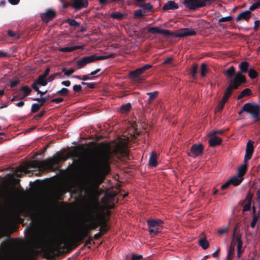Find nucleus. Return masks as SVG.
I'll return each instance as SVG.
<instances>
[{
  "mask_svg": "<svg viewBox=\"0 0 260 260\" xmlns=\"http://www.w3.org/2000/svg\"><path fill=\"white\" fill-rule=\"evenodd\" d=\"M69 154L71 157L78 158L79 163L88 165L98 175L99 183L103 181L104 176L109 172L112 153L108 149H102L89 154L74 149Z\"/></svg>",
  "mask_w": 260,
  "mask_h": 260,
  "instance_id": "obj_1",
  "label": "nucleus"
},
{
  "mask_svg": "<svg viewBox=\"0 0 260 260\" xmlns=\"http://www.w3.org/2000/svg\"><path fill=\"white\" fill-rule=\"evenodd\" d=\"M89 233L88 229L85 225L72 239L66 235L57 232L49 239V242L57 250H63L69 247L74 242H82Z\"/></svg>",
  "mask_w": 260,
  "mask_h": 260,
  "instance_id": "obj_2",
  "label": "nucleus"
},
{
  "mask_svg": "<svg viewBox=\"0 0 260 260\" xmlns=\"http://www.w3.org/2000/svg\"><path fill=\"white\" fill-rule=\"evenodd\" d=\"M243 112L249 114L254 121H257L259 120L260 106L253 103H246L243 106L239 114H241Z\"/></svg>",
  "mask_w": 260,
  "mask_h": 260,
  "instance_id": "obj_3",
  "label": "nucleus"
},
{
  "mask_svg": "<svg viewBox=\"0 0 260 260\" xmlns=\"http://www.w3.org/2000/svg\"><path fill=\"white\" fill-rule=\"evenodd\" d=\"M246 82V79L244 75L241 73L237 72L233 79L229 81L230 85L226 88L224 94L230 96L234 89H237L242 83Z\"/></svg>",
  "mask_w": 260,
  "mask_h": 260,
  "instance_id": "obj_4",
  "label": "nucleus"
},
{
  "mask_svg": "<svg viewBox=\"0 0 260 260\" xmlns=\"http://www.w3.org/2000/svg\"><path fill=\"white\" fill-rule=\"evenodd\" d=\"M67 158V157L62 154L54 156L40 162L39 167L42 169H51L54 165H58L61 161H65Z\"/></svg>",
  "mask_w": 260,
  "mask_h": 260,
  "instance_id": "obj_5",
  "label": "nucleus"
},
{
  "mask_svg": "<svg viewBox=\"0 0 260 260\" xmlns=\"http://www.w3.org/2000/svg\"><path fill=\"white\" fill-rule=\"evenodd\" d=\"M253 152V146L252 141H248L246 145V152L244 156L245 164L240 167L238 170L237 175L243 178L247 170L246 161L249 160Z\"/></svg>",
  "mask_w": 260,
  "mask_h": 260,
  "instance_id": "obj_6",
  "label": "nucleus"
},
{
  "mask_svg": "<svg viewBox=\"0 0 260 260\" xmlns=\"http://www.w3.org/2000/svg\"><path fill=\"white\" fill-rule=\"evenodd\" d=\"M127 141L126 140H119L115 145L113 153L118 157L127 156L128 150L127 148Z\"/></svg>",
  "mask_w": 260,
  "mask_h": 260,
  "instance_id": "obj_7",
  "label": "nucleus"
},
{
  "mask_svg": "<svg viewBox=\"0 0 260 260\" xmlns=\"http://www.w3.org/2000/svg\"><path fill=\"white\" fill-rule=\"evenodd\" d=\"M162 221L161 220H149L147 221L149 232L151 236L161 232L162 229Z\"/></svg>",
  "mask_w": 260,
  "mask_h": 260,
  "instance_id": "obj_8",
  "label": "nucleus"
},
{
  "mask_svg": "<svg viewBox=\"0 0 260 260\" xmlns=\"http://www.w3.org/2000/svg\"><path fill=\"white\" fill-rule=\"evenodd\" d=\"M204 149L202 144H194L190 149V155L193 157L198 156L202 155Z\"/></svg>",
  "mask_w": 260,
  "mask_h": 260,
  "instance_id": "obj_9",
  "label": "nucleus"
},
{
  "mask_svg": "<svg viewBox=\"0 0 260 260\" xmlns=\"http://www.w3.org/2000/svg\"><path fill=\"white\" fill-rule=\"evenodd\" d=\"M87 220L89 222L85 226L89 229H95L99 225V221L97 219L93 218L92 213H90L87 218Z\"/></svg>",
  "mask_w": 260,
  "mask_h": 260,
  "instance_id": "obj_10",
  "label": "nucleus"
},
{
  "mask_svg": "<svg viewBox=\"0 0 260 260\" xmlns=\"http://www.w3.org/2000/svg\"><path fill=\"white\" fill-rule=\"evenodd\" d=\"M73 1L72 7L76 11L82 8H86L88 6V2L87 0H73Z\"/></svg>",
  "mask_w": 260,
  "mask_h": 260,
  "instance_id": "obj_11",
  "label": "nucleus"
},
{
  "mask_svg": "<svg viewBox=\"0 0 260 260\" xmlns=\"http://www.w3.org/2000/svg\"><path fill=\"white\" fill-rule=\"evenodd\" d=\"M42 19L44 22H48L52 19L55 16V12L52 9H48L46 12H44L41 15Z\"/></svg>",
  "mask_w": 260,
  "mask_h": 260,
  "instance_id": "obj_12",
  "label": "nucleus"
},
{
  "mask_svg": "<svg viewBox=\"0 0 260 260\" xmlns=\"http://www.w3.org/2000/svg\"><path fill=\"white\" fill-rule=\"evenodd\" d=\"M92 57L91 55L84 57L76 61V64L79 69H81L86 66L87 64L92 62Z\"/></svg>",
  "mask_w": 260,
  "mask_h": 260,
  "instance_id": "obj_13",
  "label": "nucleus"
},
{
  "mask_svg": "<svg viewBox=\"0 0 260 260\" xmlns=\"http://www.w3.org/2000/svg\"><path fill=\"white\" fill-rule=\"evenodd\" d=\"M253 195L251 193L248 192L245 200L243 202V211H248L250 209L251 201Z\"/></svg>",
  "mask_w": 260,
  "mask_h": 260,
  "instance_id": "obj_14",
  "label": "nucleus"
},
{
  "mask_svg": "<svg viewBox=\"0 0 260 260\" xmlns=\"http://www.w3.org/2000/svg\"><path fill=\"white\" fill-rule=\"evenodd\" d=\"M148 31L151 34H159L164 36L170 35V31L167 29H162L158 27H151L148 29Z\"/></svg>",
  "mask_w": 260,
  "mask_h": 260,
  "instance_id": "obj_15",
  "label": "nucleus"
},
{
  "mask_svg": "<svg viewBox=\"0 0 260 260\" xmlns=\"http://www.w3.org/2000/svg\"><path fill=\"white\" fill-rule=\"evenodd\" d=\"M251 17L250 11H245L238 14L236 18L237 21H247Z\"/></svg>",
  "mask_w": 260,
  "mask_h": 260,
  "instance_id": "obj_16",
  "label": "nucleus"
},
{
  "mask_svg": "<svg viewBox=\"0 0 260 260\" xmlns=\"http://www.w3.org/2000/svg\"><path fill=\"white\" fill-rule=\"evenodd\" d=\"M178 8V5L173 1H168L163 7L164 10H175Z\"/></svg>",
  "mask_w": 260,
  "mask_h": 260,
  "instance_id": "obj_17",
  "label": "nucleus"
},
{
  "mask_svg": "<svg viewBox=\"0 0 260 260\" xmlns=\"http://www.w3.org/2000/svg\"><path fill=\"white\" fill-rule=\"evenodd\" d=\"M196 34V31L192 28H184L179 34V37L186 36H194Z\"/></svg>",
  "mask_w": 260,
  "mask_h": 260,
  "instance_id": "obj_18",
  "label": "nucleus"
},
{
  "mask_svg": "<svg viewBox=\"0 0 260 260\" xmlns=\"http://www.w3.org/2000/svg\"><path fill=\"white\" fill-rule=\"evenodd\" d=\"M210 138L209 140L210 146L211 147H214L219 145L221 142V139L216 136H210Z\"/></svg>",
  "mask_w": 260,
  "mask_h": 260,
  "instance_id": "obj_19",
  "label": "nucleus"
},
{
  "mask_svg": "<svg viewBox=\"0 0 260 260\" xmlns=\"http://www.w3.org/2000/svg\"><path fill=\"white\" fill-rule=\"evenodd\" d=\"M239 69L240 70V73H245L249 71L250 69L249 64L247 61H242L241 62L239 66Z\"/></svg>",
  "mask_w": 260,
  "mask_h": 260,
  "instance_id": "obj_20",
  "label": "nucleus"
},
{
  "mask_svg": "<svg viewBox=\"0 0 260 260\" xmlns=\"http://www.w3.org/2000/svg\"><path fill=\"white\" fill-rule=\"evenodd\" d=\"M224 74L230 79V81L231 79H234L237 73H235V68L233 66H231L224 72Z\"/></svg>",
  "mask_w": 260,
  "mask_h": 260,
  "instance_id": "obj_21",
  "label": "nucleus"
},
{
  "mask_svg": "<svg viewBox=\"0 0 260 260\" xmlns=\"http://www.w3.org/2000/svg\"><path fill=\"white\" fill-rule=\"evenodd\" d=\"M82 48L81 46H74L71 47H65L58 49V51L62 52H70L74 50L79 49Z\"/></svg>",
  "mask_w": 260,
  "mask_h": 260,
  "instance_id": "obj_22",
  "label": "nucleus"
},
{
  "mask_svg": "<svg viewBox=\"0 0 260 260\" xmlns=\"http://www.w3.org/2000/svg\"><path fill=\"white\" fill-rule=\"evenodd\" d=\"M243 178L241 177L240 176L236 175L233 177L230 180V182L231 184H233L234 186H237L239 185L243 180Z\"/></svg>",
  "mask_w": 260,
  "mask_h": 260,
  "instance_id": "obj_23",
  "label": "nucleus"
},
{
  "mask_svg": "<svg viewBox=\"0 0 260 260\" xmlns=\"http://www.w3.org/2000/svg\"><path fill=\"white\" fill-rule=\"evenodd\" d=\"M33 84H36L38 87L39 85L45 86L47 84V81L46 79V77L41 75L39 77L37 81L35 82Z\"/></svg>",
  "mask_w": 260,
  "mask_h": 260,
  "instance_id": "obj_24",
  "label": "nucleus"
},
{
  "mask_svg": "<svg viewBox=\"0 0 260 260\" xmlns=\"http://www.w3.org/2000/svg\"><path fill=\"white\" fill-rule=\"evenodd\" d=\"M149 165L152 167H156L157 165L156 154L152 152L149 160Z\"/></svg>",
  "mask_w": 260,
  "mask_h": 260,
  "instance_id": "obj_25",
  "label": "nucleus"
},
{
  "mask_svg": "<svg viewBox=\"0 0 260 260\" xmlns=\"http://www.w3.org/2000/svg\"><path fill=\"white\" fill-rule=\"evenodd\" d=\"M144 72L143 71L142 68H139L136 70L132 71L130 73V76L132 78L138 77L139 75L143 74Z\"/></svg>",
  "mask_w": 260,
  "mask_h": 260,
  "instance_id": "obj_26",
  "label": "nucleus"
},
{
  "mask_svg": "<svg viewBox=\"0 0 260 260\" xmlns=\"http://www.w3.org/2000/svg\"><path fill=\"white\" fill-rule=\"evenodd\" d=\"M125 15V14L124 13H121L120 12H117L112 13L110 15V17L114 19L120 20L122 19L124 17Z\"/></svg>",
  "mask_w": 260,
  "mask_h": 260,
  "instance_id": "obj_27",
  "label": "nucleus"
},
{
  "mask_svg": "<svg viewBox=\"0 0 260 260\" xmlns=\"http://www.w3.org/2000/svg\"><path fill=\"white\" fill-rule=\"evenodd\" d=\"M199 245L204 249H206L209 247V244L207 240L202 238L199 240Z\"/></svg>",
  "mask_w": 260,
  "mask_h": 260,
  "instance_id": "obj_28",
  "label": "nucleus"
},
{
  "mask_svg": "<svg viewBox=\"0 0 260 260\" xmlns=\"http://www.w3.org/2000/svg\"><path fill=\"white\" fill-rule=\"evenodd\" d=\"M235 250L234 246L232 244H231L228 250L227 254V260H231Z\"/></svg>",
  "mask_w": 260,
  "mask_h": 260,
  "instance_id": "obj_29",
  "label": "nucleus"
},
{
  "mask_svg": "<svg viewBox=\"0 0 260 260\" xmlns=\"http://www.w3.org/2000/svg\"><path fill=\"white\" fill-rule=\"evenodd\" d=\"M42 106V103L41 102L33 104L31 106V111L32 112H37Z\"/></svg>",
  "mask_w": 260,
  "mask_h": 260,
  "instance_id": "obj_30",
  "label": "nucleus"
},
{
  "mask_svg": "<svg viewBox=\"0 0 260 260\" xmlns=\"http://www.w3.org/2000/svg\"><path fill=\"white\" fill-rule=\"evenodd\" d=\"M248 72L249 77L251 79L255 78L258 75V74L256 72V71L252 68H250Z\"/></svg>",
  "mask_w": 260,
  "mask_h": 260,
  "instance_id": "obj_31",
  "label": "nucleus"
},
{
  "mask_svg": "<svg viewBox=\"0 0 260 260\" xmlns=\"http://www.w3.org/2000/svg\"><path fill=\"white\" fill-rule=\"evenodd\" d=\"M250 93V90L249 88L244 89L238 96V99H240L244 96L249 95Z\"/></svg>",
  "mask_w": 260,
  "mask_h": 260,
  "instance_id": "obj_32",
  "label": "nucleus"
},
{
  "mask_svg": "<svg viewBox=\"0 0 260 260\" xmlns=\"http://www.w3.org/2000/svg\"><path fill=\"white\" fill-rule=\"evenodd\" d=\"M21 90L24 93V97L26 96L31 92V89L27 86H24L21 87Z\"/></svg>",
  "mask_w": 260,
  "mask_h": 260,
  "instance_id": "obj_33",
  "label": "nucleus"
},
{
  "mask_svg": "<svg viewBox=\"0 0 260 260\" xmlns=\"http://www.w3.org/2000/svg\"><path fill=\"white\" fill-rule=\"evenodd\" d=\"M66 22L68 23L70 25L74 27H78L80 25V23L79 22L72 19H68L66 20Z\"/></svg>",
  "mask_w": 260,
  "mask_h": 260,
  "instance_id": "obj_34",
  "label": "nucleus"
},
{
  "mask_svg": "<svg viewBox=\"0 0 260 260\" xmlns=\"http://www.w3.org/2000/svg\"><path fill=\"white\" fill-rule=\"evenodd\" d=\"M62 71L66 76H69L70 75L74 73L75 70L73 69H67L66 68H62Z\"/></svg>",
  "mask_w": 260,
  "mask_h": 260,
  "instance_id": "obj_35",
  "label": "nucleus"
},
{
  "mask_svg": "<svg viewBox=\"0 0 260 260\" xmlns=\"http://www.w3.org/2000/svg\"><path fill=\"white\" fill-rule=\"evenodd\" d=\"M201 75L202 77L205 76L206 73H207V67L205 63H202L201 64Z\"/></svg>",
  "mask_w": 260,
  "mask_h": 260,
  "instance_id": "obj_36",
  "label": "nucleus"
},
{
  "mask_svg": "<svg viewBox=\"0 0 260 260\" xmlns=\"http://www.w3.org/2000/svg\"><path fill=\"white\" fill-rule=\"evenodd\" d=\"M148 95H149L150 98L148 101V103L151 102V101L154 99H155L157 95V92L156 91L152 92H148L147 93Z\"/></svg>",
  "mask_w": 260,
  "mask_h": 260,
  "instance_id": "obj_37",
  "label": "nucleus"
},
{
  "mask_svg": "<svg viewBox=\"0 0 260 260\" xmlns=\"http://www.w3.org/2000/svg\"><path fill=\"white\" fill-rule=\"evenodd\" d=\"M131 107V105L130 103H127L126 105H123L121 106V110L123 112H127L128 111Z\"/></svg>",
  "mask_w": 260,
  "mask_h": 260,
  "instance_id": "obj_38",
  "label": "nucleus"
},
{
  "mask_svg": "<svg viewBox=\"0 0 260 260\" xmlns=\"http://www.w3.org/2000/svg\"><path fill=\"white\" fill-rule=\"evenodd\" d=\"M32 87L34 90H35L38 92V93H40L41 94V95H43L47 92V90H46L45 91H40L39 89V87L37 86L36 84H32Z\"/></svg>",
  "mask_w": 260,
  "mask_h": 260,
  "instance_id": "obj_39",
  "label": "nucleus"
},
{
  "mask_svg": "<svg viewBox=\"0 0 260 260\" xmlns=\"http://www.w3.org/2000/svg\"><path fill=\"white\" fill-rule=\"evenodd\" d=\"M134 16L135 18H137V17H143V16H144V15L142 13V10L140 9H139V10H137L135 12V13L134 14Z\"/></svg>",
  "mask_w": 260,
  "mask_h": 260,
  "instance_id": "obj_40",
  "label": "nucleus"
},
{
  "mask_svg": "<svg viewBox=\"0 0 260 260\" xmlns=\"http://www.w3.org/2000/svg\"><path fill=\"white\" fill-rule=\"evenodd\" d=\"M57 94H60L62 95H66L69 93V90L66 88H62L61 90L57 91Z\"/></svg>",
  "mask_w": 260,
  "mask_h": 260,
  "instance_id": "obj_41",
  "label": "nucleus"
},
{
  "mask_svg": "<svg viewBox=\"0 0 260 260\" xmlns=\"http://www.w3.org/2000/svg\"><path fill=\"white\" fill-rule=\"evenodd\" d=\"M140 7L144 10H150L152 8V6L149 3L141 5Z\"/></svg>",
  "mask_w": 260,
  "mask_h": 260,
  "instance_id": "obj_42",
  "label": "nucleus"
},
{
  "mask_svg": "<svg viewBox=\"0 0 260 260\" xmlns=\"http://www.w3.org/2000/svg\"><path fill=\"white\" fill-rule=\"evenodd\" d=\"M93 62L96 60H103L106 59L107 57L104 56H96L95 55H92Z\"/></svg>",
  "mask_w": 260,
  "mask_h": 260,
  "instance_id": "obj_43",
  "label": "nucleus"
},
{
  "mask_svg": "<svg viewBox=\"0 0 260 260\" xmlns=\"http://www.w3.org/2000/svg\"><path fill=\"white\" fill-rule=\"evenodd\" d=\"M225 103L223 102L222 101H221L218 105L217 107H216L215 109V112H218L221 110L224 107Z\"/></svg>",
  "mask_w": 260,
  "mask_h": 260,
  "instance_id": "obj_44",
  "label": "nucleus"
},
{
  "mask_svg": "<svg viewBox=\"0 0 260 260\" xmlns=\"http://www.w3.org/2000/svg\"><path fill=\"white\" fill-rule=\"evenodd\" d=\"M198 70V66L197 64H194L192 67L191 70V74L192 77L194 78L196 76Z\"/></svg>",
  "mask_w": 260,
  "mask_h": 260,
  "instance_id": "obj_45",
  "label": "nucleus"
},
{
  "mask_svg": "<svg viewBox=\"0 0 260 260\" xmlns=\"http://www.w3.org/2000/svg\"><path fill=\"white\" fill-rule=\"evenodd\" d=\"M24 169L23 168H18L16 170L15 173H14V175L17 176H20L22 173L23 172H24Z\"/></svg>",
  "mask_w": 260,
  "mask_h": 260,
  "instance_id": "obj_46",
  "label": "nucleus"
},
{
  "mask_svg": "<svg viewBox=\"0 0 260 260\" xmlns=\"http://www.w3.org/2000/svg\"><path fill=\"white\" fill-rule=\"evenodd\" d=\"M231 19H232V17L230 16H226V17H224L221 18L219 20V22H226V21H230L231 20Z\"/></svg>",
  "mask_w": 260,
  "mask_h": 260,
  "instance_id": "obj_47",
  "label": "nucleus"
},
{
  "mask_svg": "<svg viewBox=\"0 0 260 260\" xmlns=\"http://www.w3.org/2000/svg\"><path fill=\"white\" fill-rule=\"evenodd\" d=\"M237 250H242L243 243L240 238H238Z\"/></svg>",
  "mask_w": 260,
  "mask_h": 260,
  "instance_id": "obj_48",
  "label": "nucleus"
},
{
  "mask_svg": "<svg viewBox=\"0 0 260 260\" xmlns=\"http://www.w3.org/2000/svg\"><path fill=\"white\" fill-rule=\"evenodd\" d=\"M107 198L108 197L106 196H105V197L102 198L101 199V202L104 204V206L105 207H108V206H109L108 205L107 201Z\"/></svg>",
  "mask_w": 260,
  "mask_h": 260,
  "instance_id": "obj_49",
  "label": "nucleus"
},
{
  "mask_svg": "<svg viewBox=\"0 0 260 260\" xmlns=\"http://www.w3.org/2000/svg\"><path fill=\"white\" fill-rule=\"evenodd\" d=\"M63 101V99L62 98H57L55 99H53L51 100V102L52 103H59L62 102Z\"/></svg>",
  "mask_w": 260,
  "mask_h": 260,
  "instance_id": "obj_50",
  "label": "nucleus"
},
{
  "mask_svg": "<svg viewBox=\"0 0 260 260\" xmlns=\"http://www.w3.org/2000/svg\"><path fill=\"white\" fill-rule=\"evenodd\" d=\"M142 257V255L140 254H133L132 256V260H138L139 259H141Z\"/></svg>",
  "mask_w": 260,
  "mask_h": 260,
  "instance_id": "obj_51",
  "label": "nucleus"
},
{
  "mask_svg": "<svg viewBox=\"0 0 260 260\" xmlns=\"http://www.w3.org/2000/svg\"><path fill=\"white\" fill-rule=\"evenodd\" d=\"M259 4V2H257L256 4L252 5L249 8V10L251 12V11L255 10L257 8L258 5Z\"/></svg>",
  "mask_w": 260,
  "mask_h": 260,
  "instance_id": "obj_52",
  "label": "nucleus"
},
{
  "mask_svg": "<svg viewBox=\"0 0 260 260\" xmlns=\"http://www.w3.org/2000/svg\"><path fill=\"white\" fill-rule=\"evenodd\" d=\"M82 84L86 85L90 88H93L94 87V84L93 83L82 82Z\"/></svg>",
  "mask_w": 260,
  "mask_h": 260,
  "instance_id": "obj_53",
  "label": "nucleus"
},
{
  "mask_svg": "<svg viewBox=\"0 0 260 260\" xmlns=\"http://www.w3.org/2000/svg\"><path fill=\"white\" fill-rule=\"evenodd\" d=\"M257 221V218L255 217V216H254L253 219H252V221L251 222V224H250V225H251V228H253L255 226V224L256 223Z\"/></svg>",
  "mask_w": 260,
  "mask_h": 260,
  "instance_id": "obj_54",
  "label": "nucleus"
},
{
  "mask_svg": "<svg viewBox=\"0 0 260 260\" xmlns=\"http://www.w3.org/2000/svg\"><path fill=\"white\" fill-rule=\"evenodd\" d=\"M73 89L74 91L78 92L81 90L82 87L80 85H75L73 86Z\"/></svg>",
  "mask_w": 260,
  "mask_h": 260,
  "instance_id": "obj_55",
  "label": "nucleus"
},
{
  "mask_svg": "<svg viewBox=\"0 0 260 260\" xmlns=\"http://www.w3.org/2000/svg\"><path fill=\"white\" fill-rule=\"evenodd\" d=\"M223 132L221 130H218V131H215L209 134V136H216V134H221Z\"/></svg>",
  "mask_w": 260,
  "mask_h": 260,
  "instance_id": "obj_56",
  "label": "nucleus"
},
{
  "mask_svg": "<svg viewBox=\"0 0 260 260\" xmlns=\"http://www.w3.org/2000/svg\"><path fill=\"white\" fill-rule=\"evenodd\" d=\"M19 83V80L17 79H14L12 80L10 83V86L13 87L15 86Z\"/></svg>",
  "mask_w": 260,
  "mask_h": 260,
  "instance_id": "obj_57",
  "label": "nucleus"
},
{
  "mask_svg": "<svg viewBox=\"0 0 260 260\" xmlns=\"http://www.w3.org/2000/svg\"><path fill=\"white\" fill-rule=\"evenodd\" d=\"M231 183L230 181V180L227 181L226 182H225L224 184H223L222 185H221V188L222 189H225V188H226L230 184H231Z\"/></svg>",
  "mask_w": 260,
  "mask_h": 260,
  "instance_id": "obj_58",
  "label": "nucleus"
},
{
  "mask_svg": "<svg viewBox=\"0 0 260 260\" xmlns=\"http://www.w3.org/2000/svg\"><path fill=\"white\" fill-rule=\"evenodd\" d=\"M151 67H152V66L151 64H145L144 66H143V67H141V68L143 69V71L144 72H145L146 70L150 69Z\"/></svg>",
  "mask_w": 260,
  "mask_h": 260,
  "instance_id": "obj_59",
  "label": "nucleus"
},
{
  "mask_svg": "<svg viewBox=\"0 0 260 260\" xmlns=\"http://www.w3.org/2000/svg\"><path fill=\"white\" fill-rule=\"evenodd\" d=\"M227 231H228V228H223V229H219L218 231V233L219 234H222L225 233Z\"/></svg>",
  "mask_w": 260,
  "mask_h": 260,
  "instance_id": "obj_60",
  "label": "nucleus"
},
{
  "mask_svg": "<svg viewBox=\"0 0 260 260\" xmlns=\"http://www.w3.org/2000/svg\"><path fill=\"white\" fill-rule=\"evenodd\" d=\"M61 84L65 86L68 87L70 85L71 82L70 81H64L61 82Z\"/></svg>",
  "mask_w": 260,
  "mask_h": 260,
  "instance_id": "obj_61",
  "label": "nucleus"
},
{
  "mask_svg": "<svg viewBox=\"0 0 260 260\" xmlns=\"http://www.w3.org/2000/svg\"><path fill=\"white\" fill-rule=\"evenodd\" d=\"M9 3L12 5H17L20 0H8Z\"/></svg>",
  "mask_w": 260,
  "mask_h": 260,
  "instance_id": "obj_62",
  "label": "nucleus"
},
{
  "mask_svg": "<svg viewBox=\"0 0 260 260\" xmlns=\"http://www.w3.org/2000/svg\"><path fill=\"white\" fill-rule=\"evenodd\" d=\"M8 35L11 37H15L16 36V34L11 30H9L8 31Z\"/></svg>",
  "mask_w": 260,
  "mask_h": 260,
  "instance_id": "obj_63",
  "label": "nucleus"
},
{
  "mask_svg": "<svg viewBox=\"0 0 260 260\" xmlns=\"http://www.w3.org/2000/svg\"><path fill=\"white\" fill-rule=\"evenodd\" d=\"M172 60V57H168L165 61L163 62L164 64L169 63H170Z\"/></svg>",
  "mask_w": 260,
  "mask_h": 260,
  "instance_id": "obj_64",
  "label": "nucleus"
}]
</instances>
